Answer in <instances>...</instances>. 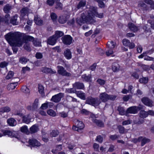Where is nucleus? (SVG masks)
<instances>
[{
	"instance_id": "obj_57",
	"label": "nucleus",
	"mask_w": 154,
	"mask_h": 154,
	"mask_svg": "<svg viewBox=\"0 0 154 154\" xmlns=\"http://www.w3.org/2000/svg\"><path fill=\"white\" fill-rule=\"evenodd\" d=\"M103 140V138L100 135L97 136L96 139V141L100 143H101L102 142Z\"/></svg>"
},
{
	"instance_id": "obj_2",
	"label": "nucleus",
	"mask_w": 154,
	"mask_h": 154,
	"mask_svg": "<svg viewBox=\"0 0 154 154\" xmlns=\"http://www.w3.org/2000/svg\"><path fill=\"white\" fill-rule=\"evenodd\" d=\"M87 11L88 15L90 19L94 20L93 21L91 22V23H93L95 22V16L100 18H103V13H98L97 12V8L96 7L90 6Z\"/></svg>"
},
{
	"instance_id": "obj_32",
	"label": "nucleus",
	"mask_w": 154,
	"mask_h": 154,
	"mask_svg": "<svg viewBox=\"0 0 154 154\" xmlns=\"http://www.w3.org/2000/svg\"><path fill=\"white\" fill-rule=\"evenodd\" d=\"M86 5V2L85 0L80 1L77 5V8L79 9L80 8L84 7Z\"/></svg>"
},
{
	"instance_id": "obj_61",
	"label": "nucleus",
	"mask_w": 154,
	"mask_h": 154,
	"mask_svg": "<svg viewBox=\"0 0 154 154\" xmlns=\"http://www.w3.org/2000/svg\"><path fill=\"white\" fill-rule=\"evenodd\" d=\"M35 57L37 59H41L42 58L43 55L42 53L40 52H37L35 54Z\"/></svg>"
},
{
	"instance_id": "obj_29",
	"label": "nucleus",
	"mask_w": 154,
	"mask_h": 154,
	"mask_svg": "<svg viewBox=\"0 0 154 154\" xmlns=\"http://www.w3.org/2000/svg\"><path fill=\"white\" fill-rule=\"evenodd\" d=\"M116 46V43L113 41L109 42L107 44V46L108 48L110 49H113Z\"/></svg>"
},
{
	"instance_id": "obj_19",
	"label": "nucleus",
	"mask_w": 154,
	"mask_h": 154,
	"mask_svg": "<svg viewBox=\"0 0 154 154\" xmlns=\"http://www.w3.org/2000/svg\"><path fill=\"white\" fill-rule=\"evenodd\" d=\"M7 122L9 125L11 126H15L17 124L16 120L12 118L8 119L7 120Z\"/></svg>"
},
{
	"instance_id": "obj_21",
	"label": "nucleus",
	"mask_w": 154,
	"mask_h": 154,
	"mask_svg": "<svg viewBox=\"0 0 154 154\" xmlns=\"http://www.w3.org/2000/svg\"><path fill=\"white\" fill-rule=\"evenodd\" d=\"M75 125L79 128L80 130L83 129L84 127V125L82 121L75 119Z\"/></svg>"
},
{
	"instance_id": "obj_11",
	"label": "nucleus",
	"mask_w": 154,
	"mask_h": 154,
	"mask_svg": "<svg viewBox=\"0 0 154 154\" xmlns=\"http://www.w3.org/2000/svg\"><path fill=\"white\" fill-rule=\"evenodd\" d=\"M138 109H140V107L136 106H131L128 108L126 111L127 113L135 114L137 113Z\"/></svg>"
},
{
	"instance_id": "obj_7",
	"label": "nucleus",
	"mask_w": 154,
	"mask_h": 154,
	"mask_svg": "<svg viewBox=\"0 0 154 154\" xmlns=\"http://www.w3.org/2000/svg\"><path fill=\"white\" fill-rule=\"evenodd\" d=\"M64 94L62 93H60L59 94L53 96L51 99V101L56 103L59 102L62 98L63 97Z\"/></svg>"
},
{
	"instance_id": "obj_53",
	"label": "nucleus",
	"mask_w": 154,
	"mask_h": 154,
	"mask_svg": "<svg viewBox=\"0 0 154 154\" xmlns=\"http://www.w3.org/2000/svg\"><path fill=\"white\" fill-rule=\"evenodd\" d=\"M21 14L22 15H25L27 14L29 12L28 9L27 8H23L21 10Z\"/></svg>"
},
{
	"instance_id": "obj_27",
	"label": "nucleus",
	"mask_w": 154,
	"mask_h": 154,
	"mask_svg": "<svg viewBox=\"0 0 154 154\" xmlns=\"http://www.w3.org/2000/svg\"><path fill=\"white\" fill-rule=\"evenodd\" d=\"M11 9V6L9 4H7L4 6L3 11L5 13L8 14L10 12Z\"/></svg>"
},
{
	"instance_id": "obj_41",
	"label": "nucleus",
	"mask_w": 154,
	"mask_h": 154,
	"mask_svg": "<svg viewBox=\"0 0 154 154\" xmlns=\"http://www.w3.org/2000/svg\"><path fill=\"white\" fill-rule=\"evenodd\" d=\"M47 113L48 115L53 117H54L56 115V112L52 109L48 110L47 112Z\"/></svg>"
},
{
	"instance_id": "obj_20",
	"label": "nucleus",
	"mask_w": 154,
	"mask_h": 154,
	"mask_svg": "<svg viewBox=\"0 0 154 154\" xmlns=\"http://www.w3.org/2000/svg\"><path fill=\"white\" fill-rule=\"evenodd\" d=\"M140 142H141V146H143L147 143H149L150 141V140L149 139L146 138L145 137H140Z\"/></svg>"
},
{
	"instance_id": "obj_44",
	"label": "nucleus",
	"mask_w": 154,
	"mask_h": 154,
	"mask_svg": "<svg viewBox=\"0 0 154 154\" xmlns=\"http://www.w3.org/2000/svg\"><path fill=\"white\" fill-rule=\"evenodd\" d=\"M66 91L68 93H75V94L77 91H76L75 88L73 87L72 88H68L66 90Z\"/></svg>"
},
{
	"instance_id": "obj_43",
	"label": "nucleus",
	"mask_w": 154,
	"mask_h": 154,
	"mask_svg": "<svg viewBox=\"0 0 154 154\" xmlns=\"http://www.w3.org/2000/svg\"><path fill=\"white\" fill-rule=\"evenodd\" d=\"M38 99H36L32 105V107L33 109H36L38 105Z\"/></svg>"
},
{
	"instance_id": "obj_50",
	"label": "nucleus",
	"mask_w": 154,
	"mask_h": 154,
	"mask_svg": "<svg viewBox=\"0 0 154 154\" xmlns=\"http://www.w3.org/2000/svg\"><path fill=\"white\" fill-rule=\"evenodd\" d=\"M14 75V72H13L12 71H9L6 77V79H11L13 77Z\"/></svg>"
},
{
	"instance_id": "obj_54",
	"label": "nucleus",
	"mask_w": 154,
	"mask_h": 154,
	"mask_svg": "<svg viewBox=\"0 0 154 154\" xmlns=\"http://www.w3.org/2000/svg\"><path fill=\"white\" fill-rule=\"evenodd\" d=\"M119 135L117 134H114L110 135L109 136V138L111 140H114L118 139L119 138Z\"/></svg>"
},
{
	"instance_id": "obj_6",
	"label": "nucleus",
	"mask_w": 154,
	"mask_h": 154,
	"mask_svg": "<svg viewBox=\"0 0 154 154\" xmlns=\"http://www.w3.org/2000/svg\"><path fill=\"white\" fill-rule=\"evenodd\" d=\"M57 68H58L57 72L59 74L63 76H71V74L67 72L63 66H57Z\"/></svg>"
},
{
	"instance_id": "obj_31",
	"label": "nucleus",
	"mask_w": 154,
	"mask_h": 154,
	"mask_svg": "<svg viewBox=\"0 0 154 154\" xmlns=\"http://www.w3.org/2000/svg\"><path fill=\"white\" fill-rule=\"evenodd\" d=\"M38 126L36 125H34L30 128V131L31 133L36 132L38 130Z\"/></svg>"
},
{
	"instance_id": "obj_10",
	"label": "nucleus",
	"mask_w": 154,
	"mask_h": 154,
	"mask_svg": "<svg viewBox=\"0 0 154 154\" xmlns=\"http://www.w3.org/2000/svg\"><path fill=\"white\" fill-rule=\"evenodd\" d=\"M123 45L125 46H128L130 49H133L135 47L134 44L127 39H124L122 41Z\"/></svg>"
},
{
	"instance_id": "obj_36",
	"label": "nucleus",
	"mask_w": 154,
	"mask_h": 154,
	"mask_svg": "<svg viewBox=\"0 0 154 154\" xmlns=\"http://www.w3.org/2000/svg\"><path fill=\"white\" fill-rule=\"evenodd\" d=\"M34 21L35 23L37 25H41L43 23V21L40 18L35 17Z\"/></svg>"
},
{
	"instance_id": "obj_14",
	"label": "nucleus",
	"mask_w": 154,
	"mask_h": 154,
	"mask_svg": "<svg viewBox=\"0 0 154 154\" xmlns=\"http://www.w3.org/2000/svg\"><path fill=\"white\" fill-rule=\"evenodd\" d=\"M63 55L65 58L68 60H69L72 57V53L69 49H66L65 50Z\"/></svg>"
},
{
	"instance_id": "obj_25",
	"label": "nucleus",
	"mask_w": 154,
	"mask_h": 154,
	"mask_svg": "<svg viewBox=\"0 0 154 154\" xmlns=\"http://www.w3.org/2000/svg\"><path fill=\"white\" fill-rule=\"evenodd\" d=\"M17 84V82L11 83L8 85L7 89L9 90L14 89L16 88Z\"/></svg>"
},
{
	"instance_id": "obj_16",
	"label": "nucleus",
	"mask_w": 154,
	"mask_h": 154,
	"mask_svg": "<svg viewBox=\"0 0 154 154\" xmlns=\"http://www.w3.org/2000/svg\"><path fill=\"white\" fill-rule=\"evenodd\" d=\"M57 39L54 35H53L49 38L48 39V43L51 45H53L56 43Z\"/></svg>"
},
{
	"instance_id": "obj_52",
	"label": "nucleus",
	"mask_w": 154,
	"mask_h": 154,
	"mask_svg": "<svg viewBox=\"0 0 154 154\" xmlns=\"http://www.w3.org/2000/svg\"><path fill=\"white\" fill-rule=\"evenodd\" d=\"M38 91L42 94L43 95L44 94V88L41 85H38Z\"/></svg>"
},
{
	"instance_id": "obj_3",
	"label": "nucleus",
	"mask_w": 154,
	"mask_h": 154,
	"mask_svg": "<svg viewBox=\"0 0 154 154\" xmlns=\"http://www.w3.org/2000/svg\"><path fill=\"white\" fill-rule=\"evenodd\" d=\"M93 21V19H90L88 13L87 16H86V13L83 12L81 14L80 18H76V23L78 25L81 26L85 23H91V22Z\"/></svg>"
},
{
	"instance_id": "obj_23",
	"label": "nucleus",
	"mask_w": 154,
	"mask_h": 154,
	"mask_svg": "<svg viewBox=\"0 0 154 154\" xmlns=\"http://www.w3.org/2000/svg\"><path fill=\"white\" fill-rule=\"evenodd\" d=\"M112 69L114 72L119 71L120 69V66L119 64L116 63L112 64Z\"/></svg>"
},
{
	"instance_id": "obj_64",
	"label": "nucleus",
	"mask_w": 154,
	"mask_h": 154,
	"mask_svg": "<svg viewBox=\"0 0 154 154\" xmlns=\"http://www.w3.org/2000/svg\"><path fill=\"white\" fill-rule=\"evenodd\" d=\"M140 137L137 138H134L132 139L131 141L134 143H137L140 142Z\"/></svg>"
},
{
	"instance_id": "obj_4",
	"label": "nucleus",
	"mask_w": 154,
	"mask_h": 154,
	"mask_svg": "<svg viewBox=\"0 0 154 154\" xmlns=\"http://www.w3.org/2000/svg\"><path fill=\"white\" fill-rule=\"evenodd\" d=\"M101 102L97 98H93L91 97H88L86 100L85 103L95 107L98 106Z\"/></svg>"
},
{
	"instance_id": "obj_22",
	"label": "nucleus",
	"mask_w": 154,
	"mask_h": 154,
	"mask_svg": "<svg viewBox=\"0 0 154 154\" xmlns=\"http://www.w3.org/2000/svg\"><path fill=\"white\" fill-rule=\"evenodd\" d=\"M11 110L10 108L8 106H3L0 108V113L8 112Z\"/></svg>"
},
{
	"instance_id": "obj_17",
	"label": "nucleus",
	"mask_w": 154,
	"mask_h": 154,
	"mask_svg": "<svg viewBox=\"0 0 154 154\" xmlns=\"http://www.w3.org/2000/svg\"><path fill=\"white\" fill-rule=\"evenodd\" d=\"M128 26L129 29L134 32H137L138 30V27L133 23H129Z\"/></svg>"
},
{
	"instance_id": "obj_48",
	"label": "nucleus",
	"mask_w": 154,
	"mask_h": 154,
	"mask_svg": "<svg viewBox=\"0 0 154 154\" xmlns=\"http://www.w3.org/2000/svg\"><path fill=\"white\" fill-rule=\"evenodd\" d=\"M148 77H143L139 79L140 82L144 84H146L148 82Z\"/></svg>"
},
{
	"instance_id": "obj_56",
	"label": "nucleus",
	"mask_w": 154,
	"mask_h": 154,
	"mask_svg": "<svg viewBox=\"0 0 154 154\" xmlns=\"http://www.w3.org/2000/svg\"><path fill=\"white\" fill-rule=\"evenodd\" d=\"M75 21L74 18L69 20L68 22V24L69 25L72 26L73 27H75Z\"/></svg>"
},
{
	"instance_id": "obj_30",
	"label": "nucleus",
	"mask_w": 154,
	"mask_h": 154,
	"mask_svg": "<svg viewBox=\"0 0 154 154\" xmlns=\"http://www.w3.org/2000/svg\"><path fill=\"white\" fill-rule=\"evenodd\" d=\"M31 118L29 115H27L23 117V121L26 124H28L30 122Z\"/></svg>"
},
{
	"instance_id": "obj_59",
	"label": "nucleus",
	"mask_w": 154,
	"mask_h": 154,
	"mask_svg": "<svg viewBox=\"0 0 154 154\" xmlns=\"http://www.w3.org/2000/svg\"><path fill=\"white\" fill-rule=\"evenodd\" d=\"M59 116L63 118H66L68 116V113L64 112H62L59 113Z\"/></svg>"
},
{
	"instance_id": "obj_49",
	"label": "nucleus",
	"mask_w": 154,
	"mask_h": 154,
	"mask_svg": "<svg viewBox=\"0 0 154 154\" xmlns=\"http://www.w3.org/2000/svg\"><path fill=\"white\" fill-rule=\"evenodd\" d=\"M143 29L146 32H147L150 31V26L147 24L143 26Z\"/></svg>"
},
{
	"instance_id": "obj_35",
	"label": "nucleus",
	"mask_w": 154,
	"mask_h": 154,
	"mask_svg": "<svg viewBox=\"0 0 154 154\" xmlns=\"http://www.w3.org/2000/svg\"><path fill=\"white\" fill-rule=\"evenodd\" d=\"M63 33L62 32L57 31L56 32L55 34L53 35L57 40L58 38L63 36Z\"/></svg>"
},
{
	"instance_id": "obj_34",
	"label": "nucleus",
	"mask_w": 154,
	"mask_h": 154,
	"mask_svg": "<svg viewBox=\"0 0 154 154\" xmlns=\"http://www.w3.org/2000/svg\"><path fill=\"white\" fill-rule=\"evenodd\" d=\"M139 114L140 117L142 118H145L148 116L147 112L143 110L140 111Z\"/></svg>"
},
{
	"instance_id": "obj_45",
	"label": "nucleus",
	"mask_w": 154,
	"mask_h": 154,
	"mask_svg": "<svg viewBox=\"0 0 154 154\" xmlns=\"http://www.w3.org/2000/svg\"><path fill=\"white\" fill-rule=\"evenodd\" d=\"M59 134V132L57 130H53L50 134V136L51 137H56Z\"/></svg>"
},
{
	"instance_id": "obj_8",
	"label": "nucleus",
	"mask_w": 154,
	"mask_h": 154,
	"mask_svg": "<svg viewBox=\"0 0 154 154\" xmlns=\"http://www.w3.org/2000/svg\"><path fill=\"white\" fill-rule=\"evenodd\" d=\"M1 131L2 133L3 136L7 135L11 137H16L17 136V133L15 131H11L8 130H2Z\"/></svg>"
},
{
	"instance_id": "obj_39",
	"label": "nucleus",
	"mask_w": 154,
	"mask_h": 154,
	"mask_svg": "<svg viewBox=\"0 0 154 154\" xmlns=\"http://www.w3.org/2000/svg\"><path fill=\"white\" fill-rule=\"evenodd\" d=\"M20 130L22 132L25 133L26 134H28L29 133L27 127L26 126L22 127L20 128Z\"/></svg>"
},
{
	"instance_id": "obj_18",
	"label": "nucleus",
	"mask_w": 154,
	"mask_h": 154,
	"mask_svg": "<svg viewBox=\"0 0 154 154\" xmlns=\"http://www.w3.org/2000/svg\"><path fill=\"white\" fill-rule=\"evenodd\" d=\"M30 145L33 146H39L40 145V143L36 140L34 139H30L29 140Z\"/></svg>"
},
{
	"instance_id": "obj_63",
	"label": "nucleus",
	"mask_w": 154,
	"mask_h": 154,
	"mask_svg": "<svg viewBox=\"0 0 154 154\" xmlns=\"http://www.w3.org/2000/svg\"><path fill=\"white\" fill-rule=\"evenodd\" d=\"M97 81L99 84L101 85H104L105 83V81L104 80L101 79H98Z\"/></svg>"
},
{
	"instance_id": "obj_1",
	"label": "nucleus",
	"mask_w": 154,
	"mask_h": 154,
	"mask_svg": "<svg viewBox=\"0 0 154 154\" xmlns=\"http://www.w3.org/2000/svg\"><path fill=\"white\" fill-rule=\"evenodd\" d=\"M6 40L9 43H16L18 46H21L23 43V39L21 34L18 32H11L5 36Z\"/></svg>"
},
{
	"instance_id": "obj_60",
	"label": "nucleus",
	"mask_w": 154,
	"mask_h": 154,
	"mask_svg": "<svg viewBox=\"0 0 154 154\" xmlns=\"http://www.w3.org/2000/svg\"><path fill=\"white\" fill-rule=\"evenodd\" d=\"M113 50L109 49L106 52V54L107 56H109L113 54Z\"/></svg>"
},
{
	"instance_id": "obj_37",
	"label": "nucleus",
	"mask_w": 154,
	"mask_h": 154,
	"mask_svg": "<svg viewBox=\"0 0 154 154\" xmlns=\"http://www.w3.org/2000/svg\"><path fill=\"white\" fill-rule=\"evenodd\" d=\"M118 110L119 112V114L121 115H125L126 113V112L123 107L121 106L118 107Z\"/></svg>"
},
{
	"instance_id": "obj_15",
	"label": "nucleus",
	"mask_w": 154,
	"mask_h": 154,
	"mask_svg": "<svg viewBox=\"0 0 154 154\" xmlns=\"http://www.w3.org/2000/svg\"><path fill=\"white\" fill-rule=\"evenodd\" d=\"M73 87L75 89H83L84 88V85L82 83L79 82H76L72 85Z\"/></svg>"
},
{
	"instance_id": "obj_12",
	"label": "nucleus",
	"mask_w": 154,
	"mask_h": 154,
	"mask_svg": "<svg viewBox=\"0 0 154 154\" xmlns=\"http://www.w3.org/2000/svg\"><path fill=\"white\" fill-rule=\"evenodd\" d=\"M41 70L42 72L47 74H53L56 73V71H53L51 68L45 67H42Z\"/></svg>"
},
{
	"instance_id": "obj_58",
	"label": "nucleus",
	"mask_w": 154,
	"mask_h": 154,
	"mask_svg": "<svg viewBox=\"0 0 154 154\" xmlns=\"http://www.w3.org/2000/svg\"><path fill=\"white\" fill-rule=\"evenodd\" d=\"M24 49L27 51H31V48L29 46V44L28 43H26L23 46Z\"/></svg>"
},
{
	"instance_id": "obj_46",
	"label": "nucleus",
	"mask_w": 154,
	"mask_h": 154,
	"mask_svg": "<svg viewBox=\"0 0 154 154\" xmlns=\"http://www.w3.org/2000/svg\"><path fill=\"white\" fill-rule=\"evenodd\" d=\"M119 132L120 133L123 134L124 133L125 129L124 127L121 125H119L118 126Z\"/></svg>"
},
{
	"instance_id": "obj_62",
	"label": "nucleus",
	"mask_w": 154,
	"mask_h": 154,
	"mask_svg": "<svg viewBox=\"0 0 154 154\" xmlns=\"http://www.w3.org/2000/svg\"><path fill=\"white\" fill-rule=\"evenodd\" d=\"M8 63L5 61L2 62L0 63V67L2 68H4L8 65Z\"/></svg>"
},
{
	"instance_id": "obj_38",
	"label": "nucleus",
	"mask_w": 154,
	"mask_h": 154,
	"mask_svg": "<svg viewBox=\"0 0 154 154\" xmlns=\"http://www.w3.org/2000/svg\"><path fill=\"white\" fill-rule=\"evenodd\" d=\"M66 21V19L65 17L60 16L58 19V22L60 23L63 24L65 23Z\"/></svg>"
},
{
	"instance_id": "obj_55",
	"label": "nucleus",
	"mask_w": 154,
	"mask_h": 154,
	"mask_svg": "<svg viewBox=\"0 0 154 154\" xmlns=\"http://www.w3.org/2000/svg\"><path fill=\"white\" fill-rule=\"evenodd\" d=\"M33 43L35 46H40L41 45V42L37 39L33 41Z\"/></svg>"
},
{
	"instance_id": "obj_24",
	"label": "nucleus",
	"mask_w": 154,
	"mask_h": 154,
	"mask_svg": "<svg viewBox=\"0 0 154 154\" xmlns=\"http://www.w3.org/2000/svg\"><path fill=\"white\" fill-rule=\"evenodd\" d=\"M77 97L81 99L85 100L86 99L85 94L81 91H77L76 94Z\"/></svg>"
},
{
	"instance_id": "obj_33",
	"label": "nucleus",
	"mask_w": 154,
	"mask_h": 154,
	"mask_svg": "<svg viewBox=\"0 0 154 154\" xmlns=\"http://www.w3.org/2000/svg\"><path fill=\"white\" fill-rule=\"evenodd\" d=\"M17 16L15 15L12 17L11 19V23L14 25H17L18 24V22H17Z\"/></svg>"
},
{
	"instance_id": "obj_9",
	"label": "nucleus",
	"mask_w": 154,
	"mask_h": 154,
	"mask_svg": "<svg viewBox=\"0 0 154 154\" xmlns=\"http://www.w3.org/2000/svg\"><path fill=\"white\" fill-rule=\"evenodd\" d=\"M63 43L66 45H70L72 42V38L69 35H65L62 38Z\"/></svg>"
},
{
	"instance_id": "obj_47",
	"label": "nucleus",
	"mask_w": 154,
	"mask_h": 154,
	"mask_svg": "<svg viewBox=\"0 0 154 154\" xmlns=\"http://www.w3.org/2000/svg\"><path fill=\"white\" fill-rule=\"evenodd\" d=\"M21 90L23 92L26 93H28L30 92L29 89L25 86L22 87Z\"/></svg>"
},
{
	"instance_id": "obj_5",
	"label": "nucleus",
	"mask_w": 154,
	"mask_h": 154,
	"mask_svg": "<svg viewBox=\"0 0 154 154\" xmlns=\"http://www.w3.org/2000/svg\"><path fill=\"white\" fill-rule=\"evenodd\" d=\"M100 100L103 102H105L108 100H114L116 97L112 95H109L105 92L100 94L99 95Z\"/></svg>"
},
{
	"instance_id": "obj_26",
	"label": "nucleus",
	"mask_w": 154,
	"mask_h": 154,
	"mask_svg": "<svg viewBox=\"0 0 154 154\" xmlns=\"http://www.w3.org/2000/svg\"><path fill=\"white\" fill-rule=\"evenodd\" d=\"M138 6L140 9L143 10H146L148 9V7L147 5L142 2H139Z\"/></svg>"
},
{
	"instance_id": "obj_42",
	"label": "nucleus",
	"mask_w": 154,
	"mask_h": 154,
	"mask_svg": "<svg viewBox=\"0 0 154 154\" xmlns=\"http://www.w3.org/2000/svg\"><path fill=\"white\" fill-rule=\"evenodd\" d=\"M50 17L51 19L54 22L56 21L57 19V15L54 13H52L50 14Z\"/></svg>"
},
{
	"instance_id": "obj_51",
	"label": "nucleus",
	"mask_w": 154,
	"mask_h": 154,
	"mask_svg": "<svg viewBox=\"0 0 154 154\" xmlns=\"http://www.w3.org/2000/svg\"><path fill=\"white\" fill-rule=\"evenodd\" d=\"M82 77L85 81L88 82L90 81V80L91 75H87L86 74H84L82 75Z\"/></svg>"
},
{
	"instance_id": "obj_28",
	"label": "nucleus",
	"mask_w": 154,
	"mask_h": 154,
	"mask_svg": "<svg viewBox=\"0 0 154 154\" xmlns=\"http://www.w3.org/2000/svg\"><path fill=\"white\" fill-rule=\"evenodd\" d=\"M92 121L93 122L95 123L98 127H103L104 126V123L103 122L100 120L95 119H93Z\"/></svg>"
},
{
	"instance_id": "obj_13",
	"label": "nucleus",
	"mask_w": 154,
	"mask_h": 154,
	"mask_svg": "<svg viewBox=\"0 0 154 154\" xmlns=\"http://www.w3.org/2000/svg\"><path fill=\"white\" fill-rule=\"evenodd\" d=\"M142 102L146 105L149 107L153 106L152 101L147 97H143L142 99Z\"/></svg>"
},
{
	"instance_id": "obj_40",
	"label": "nucleus",
	"mask_w": 154,
	"mask_h": 154,
	"mask_svg": "<svg viewBox=\"0 0 154 154\" xmlns=\"http://www.w3.org/2000/svg\"><path fill=\"white\" fill-rule=\"evenodd\" d=\"M28 60V59L24 57H20L19 59V62L22 64L26 63L27 62Z\"/></svg>"
}]
</instances>
